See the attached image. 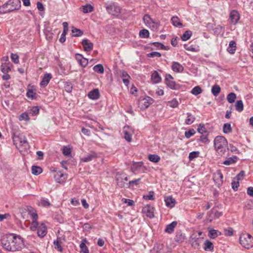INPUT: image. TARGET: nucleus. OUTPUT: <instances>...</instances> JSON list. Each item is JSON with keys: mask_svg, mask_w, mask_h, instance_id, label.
<instances>
[{"mask_svg": "<svg viewBox=\"0 0 253 253\" xmlns=\"http://www.w3.org/2000/svg\"><path fill=\"white\" fill-rule=\"evenodd\" d=\"M76 58L79 61L80 65L83 67H85L88 64V59L84 58L82 54H76Z\"/></svg>", "mask_w": 253, "mask_h": 253, "instance_id": "412c9836", "label": "nucleus"}, {"mask_svg": "<svg viewBox=\"0 0 253 253\" xmlns=\"http://www.w3.org/2000/svg\"><path fill=\"white\" fill-rule=\"evenodd\" d=\"M121 77L123 79V83L126 85H127L129 82L130 76L125 71H123L121 74Z\"/></svg>", "mask_w": 253, "mask_h": 253, "instance_id": "c756f323", "label": "nucleus"}, {"mask_svg": "<svg viewBox=\"0 0 253 253\" xmlns=\"http://www.w3.org/2000/svg\"><path fill=\"white\" fill-rule=\"evenodd\" d=\"M235 108L237 111L241 112L243 110L244 104L242 100H238L235 104Z\"/></svg>", "mask_w": 253, "mask_h": 253, "instance_id": "37998d69", "label": "nucleus"}, {"mask_svg": "<svg viewBox=\"0 0 253 253\" xmlns=\"http://www.w3.org/2000/svg\"><path fill=\"white\" fill-rule=\"evenodd\" d=\"M221 91L220 87L217 84L214 85L211 88V92L215 96H217Z\"/></svg>", "mask_w": 253, "mask_h": 253, "instance_id": "58836bf2", "label": "nucleus"}, {"mask_svg": "<svg viewBox=\"0 0 253 253\" xmlns=\"http://www.w3.org/2000/svg\"><path fill=\"white\" fill-rule=\"evenodd\" d=\"M192 36V32L191 31H186L181 36V39L183 41L189 40Z\"/></svg>", "mask_w": 253, "mask_h": 253, "instance_id": "a18cd8bd", "label": "nucleus"}, {"mask_svg": "<svg viewBox=\"0 0 253 253\" xmlns=\"http://www.w3.org/2000/svg\"><path fill=\"white\" fill-rule=\"evenodd\" d=\"M165 201L167 207L173 208L175 206V200L171 196L165 198Z\"/></svg>", "mask_w": 253, "mask_h": 253, "instance_id": "b1692460", "label": "nucleus"}, {"mask_svg": "<svg viewBox=\"0 0 253 253\" xmlns=\"http://www.w3.org/2000/svg\"><path fill=\"white\" fill-rule=\"evenodd\" d=\"M200 152L199 151H193L191 152L189 155V159L190 161H192L195 158L199 157Z\"/></svg>", "mask_w": 253, "mask_h": 253, "instance_id": "4d7b16f0", "label": "nucleus"}, {"mask_svg": "<svg viewBox=\"0 0 253 253\" xmlns=\"http://www.w3.org/2000/svg\"><path fill=\"white\" fill-rule=\"evenodd\" d=\"M11 59L12 61L15 64H17L19 62V56L16 54L11 53Z\"/></svg>", "mask_w": 253, "mask_h": 253, "instance_id": "0e129e2a", "label": "nucleus"}, {"mask_svg": "<svg viewBox=\"0 0 253 253\" xmlns=\"http://www.w3.org/2000/svg\"><path fill=\"white\" fill-rule=\"evenodd\" d=\"M236 94L234 92H231L227 95V100L230 103H232L235 102L236 99Z\"/></svg>", "mask_w": 253, "mask_h": 253, "instance_id": "79ce46f5", "label": "nucleus"}, {"mask_svg": "<svg viewBox=\"0 0 253 253\" xmlns=\"http://www.w3.org/2000/svg\"><path fill=\"white\" fill-rule=\"evenodd\" d=\"M13 141L20 152L26 151L29 149L30 146L26 137L23 134H15L13 136Z\"/></svg>", "mask_w": 253, "mask_h": 253, "instance_id": "f03ea898", "label": "nucleus"}, {"mask_svg": "<svg viewBox=\"0 0 253 253\" xmlns=\"http://www.w3.org/2000/svg\"><path fill=\"white\" fill-rule=\"evenodd\" d=\"M38 235L41 238L45 236L47 233V228L43 223H41L38 229Z\"/></svg>", "mask_w": 253, "mask_h": 253, "instance_id": "dca6fc26", "label": "nucleus"}, {"mask_svg": "<svg viewBox=\"0 0 253 253\" xmlns=\"http://www.w3.org/2000/svg\"><path fill=\"white\" fill-rule=\"evenodd\" d=\"M237 160V156H233L232 157H230L227 159L226 160L224 161L223 162V164L225 165H230L232 164L235 163L236 162Z\"/></svg>", "mask_w": 253, "mask_h": 253, "instance_id": "4c0bfd02", "label": "nucleus"}, {"mask_svg": "<svg viewBox=\"0 0 253 253\" xmlns=\"http://www.w3.org/2000/svg\"><path fill=\"white\" fill-rule=\"evenodd\" d=\"M147 56L148 57H151V58L155 57H160L161 56V53L158 52H152L151 53L147 54Z\"/></svg>", "mask_w": 253, "mask_h": 253, "instance_id": "e2e57ef3", "label": "nucleus"}, {"mask_svg": "<svg viewBox=\"0 0 253 253\" xmlns=\"http://www.w3.org/2000/svg\"><path fill=\"white\" fill-rule=\"evenodd\" d=\"M223 131L224 133H229L232 131L230 124L226 123L223 125Z\"/></svg>", "mask_w": 253, "mask_h": 253, "instance_id": "09e8293b", "label": "nucleus"}, {"mask_svg": "<svg viewBox=\"0 0 253 253\" xmlns=\"http://www.w3.org/2000/svg\"><path fill=\"white\" fill-rule=\"evenodd\" d=\"M107 12L114 16H118L121 11V8L120 6L115 3H112L108 5L106 7Z\"/></svg>", "mask_w": 253, "mask_h": 253, "instance_id": "1a4fd4ad", "label": "nucleus"}, {"mask_svg": "<svg viewBox=\"0 0 253 253\" xmlns=\"http://www.w3.org/2000/svg\"><path fill=\"white\" fill-rule=\"evenodd\" d=\"M36 93L34 92L31 90H29L27 92V96L31 99H34L35 98Z\"/></svg>", "mask_w": 253, "mask_h": 253, "instance_id": "69168bd1", "label": "nucleus"}, {"mask_svg": "<svg viewBox=\"0 0 253 253\" xmlns=\"http://www.w3.org/2000/svg\"><path fill=\"white\" fill-rule=\"evenodd\" d=\"M82 44L84 47V51H90L93 48V43L87 39L83 40L82 41Z\"/></svg>", "mask_w": 253, "mask_h": 253, "instance_id": "a211bd4d", "label": "nucleus"}, {"mask_svg": "<svg viewBox=\"0 0 253 253\" xmlns=\"http://www.w3.org/2000/svg\"><path fill=\"white\" fill-rule=\"evenodd\" d=\"M72 32L74 34V37H80L83 34V32L80 29L72 27Z\"/></svg>", "mask_w": 253, "mask_h": 253, "instance_id": "3c124183", "label": "nucleus"}, {"mask_svg": "<svg viewBox=\"0 0 253 253\" xmlns=\"http://www.w3.org/2000/svg\"><path fill=\"white\" fill-rule=\"evenodd\" d=\"M171 21L173 25L175 27L182 26V23L180 22V20L177 17H173L171 18Z\"/></svg>", "mask_w": 253, "mask_h": 253, "instance_id": "5fc2aeb1", "label": "nucleus"}, {"mask_svg": "<svg viewBox=\"0 0 253 253\" xmlns=\"http://www.w3.org/2000/svg\"><path fill=\"white\" fill-rule=\"evenodd\" d=\"M139 36L141 38H147L149 36V32L146 29H143L139 32Z\"/></svg>", "mask_w": 253, "mask_h": 253, "instance_id": "864d4df0", "label": "nucleus"}, {"mask_svg": "<svg viewBox=\"0 0 253 253\" xmlns=\"http://www.w3.org/2000/svg\"><path fill=\"white\" fill-rule=\"evenodd\" d=\"M204 245V250L206 251H211L213 249V245L212 243L209 240H206L205 242Z\"/></svg>", "mask_w": 253, "mask_h": 253, "instance_id": "e433bc0d", "label": "nucleus"}, {"mask_svg": "<svg viewBox=\"0 0 253 253\" xmlns=\"http://www.w3.org/2000/svg\"><path fill=\"white\" fill-rule=\"evenodd\" d=\"M93 69L94 72L99 74H103L104 73V67L103 65L100 64L94 66Z\"/></svg>", "mask_w": 253, "mask_h": 253, "instance_id": "a19ab883", "label": "nucleus"}, {"mask_svg": "<svg viewBox=\"0 0 253 253\" xmlns=\"http://www.w3.org/2000/svg\"><path fill=\"white\" fill-rule=\"evenodd\" d=\"M51 75L50 74L46 73L44 74L42 82L40 83L41 85L42 86H46L51 79Z\"/></svg>", "mask_w": 253, "mask_h": 253, "instance_id": "5701e85b", "label": "nucleus"}, {"mask_svg": "<svg viewBox=\"0 0 253 253\" xmlns=\"http://www.w3.org/2000/svg\"><path fill=\"white\" fill-rule=\"evenodd\" d=\"M241 246L246 249L249 250L253 247V237L247 233L241 234L239 238Z\"/></svg>", "mask_w": 253, "mask_h": 253, "instance_id": "20e7f679", "label": "nucleus"}, {"mask_svg": "<svg viewBox=\"0 0 253 253\" xmlns=\"http://www.w3.org/2000/svg\"><path fill=\"white\" fill-rule=\"evenodd\" d=\"M232 188L234 191H236L238 189V188L239 185V181L237 180V179H235L234 178L232 180Z\"/></svg>", "mask_w": 253, "mask_h": 253, "instance_id": "680f3d73", "label": "nucleus"}, {"mask_svg": "<svg viewBox=\"0 0 253 253\" xmlns=\"http://www.w3.org/2000/svg\"><path fill=\"white\" fill-rule=\"evenodd\" d=\"M82 11L84 13L91 12L93 10V7L90 4H86L82 6Z\"/></svg>", "mask_w": 253, "mask_h": 253, "instance_id": "ea45409f", "label": "nucleus"}, {"mask_svg": "<svg viewBox=\"0 0 253 253\" xmlns=\"http://www.w3.org/2000/svg\"><path fill=\"white\" fill-rule=\"evenodd\" d=\"M175 241L178 243H182L185 239L184 236L181 233H177L175 237Z\"/></svg>", "mask_w": 253, "mask_h": 253, "instance_id": "49530a36", "label": "nucleus"}, {"mask_svg": "<svg viewBox=\"0 0 253 253\" xmlns=\"http://www.w3.org/2000/svg\"><path fill=\"white\" fill-rule=\"evenodd\" d=\"M86 242V240L84 239L82 240L81 243L80 244V253H89L88 249L85 244Z\"/></svg>", "mask_w": 253, "mask_h": 253, "instance_id": "c85d7f7f", "label": "nucleus"}, {"mask_svg": "<svg viewBox=\"0 0 253 253\" xmlns=\"http://www.w3.org/2000/svg\"><path fill=\"white\" fill-rule=\"evenodd\" d=\"M117 185L120 187H125L128 186L126 182L128 181V177L126 174L124 173L118 172L116 178Z\"/></svg>", "mask_w": 253, "mask_h": 253, "instance_id": "0eeeda50", "label": "nucleus"}, {"mask_svg": "<svg viewBox=\"0 0 253 253\" xmlns=\"http://www.w3.org/2000/svg\"><path fill=\"white\" fill-rule=\"evenodd\" d=\"M20 7L21 2L19 0H9L1 7V8L5 9L4 12H7L18 9Z\"/></svg>", "mask_w": 253, "mask_h": 253, "instance_id": "39448f33", "label": "nucleus"}, {"mask_svg": "<svg viewBox=\"0 0 253 253\" xmlns=\"http://www.w3.org/2000/svg\"><path fill=\"white\" fill-rule=\"evenodd\" d=\"M202 92V90L201 87L200 86H195L192 89V90L191 91V92L195 95H197L201 93Z\"/></svg>", "mask_w": 253, "mask_h": 253, "instance_id": "603ef678", "label": "nucleus"}, {"mask_svg": "<svg viewBox=\"0 0 253 253\" xmlns=\"http://www.w3.org/2000/svg\"><path fill=\"white\" fill-rule=\"evenodd\" d=\"M123 132L125 139L127 141L130 142L131 141V129L128 126H125L123 128Z\"/></svg>", "mask_w": 253, "mask_h": 253, "instance_id": "2eb2a0df", "label": "nucleus"}, {"mask_svg": "<svg viewBox=\"0 0 253 253\" xmlns=\"http://www.w3.org/2000/svg\"><path fill=\"white\" fill-rule=\"evenodd\" d=\"M29 208L32 207L30 206H27L26 208L21 209L20 210V213L24 219L26 218L25 215L27 212H28V213L31 216V213L30 211V210H29Z\"/></svg>", "mask_w": 253, "mask_h": 253, "instance_id": "c03bdc74", "label": "nucleus"}, {"mask_svg": "<svg viewBox=\"0 0 253 253\" xmlns=\"http://www.w3.org/2000/svg\"><path fill=\"white\" fill-rule=\"evenodd\" d=\"M143 197L145 200H154L155 199L154 193L153 191H150L149 192L148 194L143 195Z\"/></svg>", "mask_w": 253, "mask_h": 253, "instance_id": "6e6d98bb", "label": "nucleus"}, {"mask_svg": "<svg viewBox=\"0 0 253 253\" xmlns=\"http://www.w3.org/2000/svg\"><path fill=\"white\" fill-rule=\"evenodd\" d=\"M19 119L20 121H28L29 120V118L27 113H23L20 116Z\"/></svg>", "mask_w": 253, "mask_h": 253, "instance_id": "774afa93", "label": "nucleus"}, {"mask_svg": "<svg viewBox=\"0 0 253 253\" xmlns=\"http://www.w3.org/2000/svg\"><path fill=\"white\" fill-rule=\"evenodd\" d=\"M187 118L185 120V124L189 125L192 124L195 121V118L190 113H187Z\"/></svg>", "mask_w": 253, "mask_h": 253, "instance_id": "f704fd0d", "label": "nucleus"}, {"mask_svg": "<svg viewBox=\"0 0 253 253\" xmlns=\"http://www.w3.org/2000/svg\"><path fill=\"white\" fill-rule=\"evenodd\" d=\"M151 80L152 82L155 83H158L161 80V78L159 75L158 73L156 71L154 72L151 76Z\"/></svg>", "mask_w": 253, "mask_h": 253, "instance_id": "2f4dec72", "label": "nucleus"}, {"mask_svg": "<svg viewBox=\"0 0 253 253\" xmlns=\"http://www.w3.org/2000/svg\"><path fill=\"white\" fill-rule=\"evenodd\" d=\"M142 211L147 217L151 218L154 217V208L150 205L145 206L142 209Z\"/></svg>", "mask_w": 253, "mask_h": 253, "instance_id": "4468645a", "label": "nucleus"}, {"mask_svg": "<svg viewBox=\"0 0 253 253\" xmlns=\"http://www.w3.org/2000/svg\"><path fill=\"white\" fill-rule=\"evenodd\" d=\"M173 77L170 75L168 74L166 76V83L167 85L171 89L175 88V83L173 81Z\"/></svg>", "mask_w": 253, "mask_h": 253, "instance_id": "f3484780", "label": "nucleus"}, {"mask_svg": "<svg viewBox=\"0 0 253 253\" xmlns=\"http://www.w3.org/2000/svg\"><path fill=\"white\" fill-rule=\"evenodd\" d=\"M201 239L197 238V239H192L191 240V245L195 249H199L200 247V244L201 243Z\"/></svg>", "mask_w": 253, "mask_h": 253, "instance_id": "c9c22d12", "label": "nucleus"}, {"mask_svg": "<svg viewBox=\"0 0 253 253\" xmlns=\"http://www.w3.org/2000/svg\"><path fill=\"white\" fill-rule=\"evenodd\" d=\"M42 172V169L37 166H33L32 167V173L34 175H38L41 173Z\"/></svg>", "mask_w": 253, "mask_h": 253, "instance_id": "de8ad7c7", "label": "nucleus"}, {"mask_svg": "<svg viewBox=\"0 0 253 253\" xmlns=\"http://www.w3.org/2000/svg\"><path fill=\"white\" fill-rule=\"evenodd\" d=\"M236 49V44L235 42L232 41L229 42V46L228 47V51L231 53L233 54Z\"/></svg>", "mask_w": 253, "mask_h": 253, "instance_id": "7c9ffc66", "label": "nucleus"}, {"mask_svg": "<svg viewBox=\"0 0 253 253\" xmlns=\"http://www.w3.org/2000/svg\"><path fill=\"white\" fill-rule=\"evenodd\" d=\"M240 14L236 10H232L230 13L229 20L231 24H236L240 19Z\"/></svg>", "mask_w": 253, "mask_h": 253, "instance_id": "9b49d317", "label": "nucleus"}, {"mask_svg": "<svg viewBox=\"0 0 253 253\" xmlns=\"http://www.w3.org/2000/svg\"><path fill=\"white\" fill-rule=\"evenodd\" d=\"M148 158L150 161L155 163H158L161 159L160 157L156 154H149Z\"/></svg>", "mask_w": 253, "mask_h": 253, "instance_id": "72a5a7b5", "label": "nucleus"}, {"mask_svg": "<svg viewBox=\"0 0 253 253\" xmlns=\"http://www.w3.org/2000/svg\"><path fill=\"white\" fill-rule=\"evenodd\" d=\"M223 175L221 172L217 171L213 175V179L215 183L220 185L222 182Z\"/></svg>", "mask_w": 253, "mask_h": 253, "instance_id": "aec40b11", "label": "nucleus"}, {"mask_svg": "<svg viewBox=\"0 0 253 253\" xmlns=\"http://www.w3.org/2000/svg\"><path fill=\"white\" fill-rule=\"evenodd\" d=\"M234 230L231 227H228L224 230V235L226 236H232L233 235Z\"/></svg>", "mask_w": 253, "mask_h": 253, "instance_id": "bf43d9fd", "label": "nucleus"}, {"mask_svg": "<svg viewBox=\"0 0 253 253\" xmlns=\"http://www.w3.org/2000/svg\"><path fill=\"white\" fill-rule=\"evenodd\" d=\"M184 47L186 50L192 52H197L200 50L199 46L196 45L185 44Z\"/></svg>", "mask_w": 253, "mask_h": 253, "instance_id": "a878e982", "label": "nucleus"}, {"mask_svg": "<svg viewBox=\"0 0 253 253\" xmlns=\"http://www.w3.org/2000/svg\"><path fill=\"white\" fill-rule=\"evenodd\" d=\"M1 244L4 250L9 252L19 251L23 246L22 239L13 234L3 235L1 239Z\"/></svg>", "mask_w": 253, "mask_h": 253, "instance_id": "f257e3e1", "label": "nucleus"}, {"mask_svg": "<svg viewBox=\"0 0 253 253\" xmlns=\"http://www.w3.org/2000/svg\"><path fill=\"white\" fill-rule=\"evenodd\" d=\"M214 145L216 151L221 156L224 155L228 150L227 141L222 136H217L215 138Z\"/></svg>", "mask_w": 253, "mask_h": 253, "instance_id": "7ed1b4c3", "label": "nucleus"}, {"mask_svg": "<svg viewBox=\"0 0 253 253\" xmlns=\"http://www.w3.org/2000/svg\"><path fill=\"white\" fill-rule=\"evenodd\" d=\"M97 157V155L95 152H92L91 153L86 155L81 158V161L84 162H89Z\"/></svg>", "mask_w": 253, "mask_h": 253, "instance_id": "4be33fe9", "label": "nucleus"}, {"mask_svg": "<svg viewBox=\"0 0 253 253\" xmlns=\"http://www.w3.org/2000/svg\"><path fill=\"white\" fill-rule=\"evenodd\" d=\"M209 236L211 238L214 239L218 236V231L214 229H211L209 230Z\"/></svg>", "mask_w": 253, "mask_h": 253, "instance_id": "052dcab7", "label": "nucleus"}, {"mask_svg": "<svg viewBox=\"0 0 253 253\" xmlns=\"http://www.w3.org/2000/svg\"><path fill=\"white\" fill-rule=\"evenodd\" d=\"M143 21L146 26L153 31L158 30L159 24L157 22L155 21L148 14H145L143 18Z\"/></svg>", "mask_w": 253, "mask_h": 253, "instance_id": "423d86ee", "label": "nucleus"}, {"mask_svg": "<svg viewBox=\"0 0 253 253\" xmlns=\"http://www.w3.org/2000/svg\"><path fill=\"white\" fill-rule=\"evenodd\" d=\"M222 212L218 211L216 208H213L208 219L210 222H211L214 219L218 218L222 215Z\"/></svg>", "mask_w": 253, "mask_h": 253, "instance_id": "ddd939ff", "label": "nucleus"}, {"mask_svg": "<svg viewBox=\"0 0 253 253\" xmlns=\"http://www.w3.org/2000/svg\"><path fill=\"white\" fill-rule=\"evenodd\" d=\"M143 163L142 162H134L131 167V171L135 172L143 166Z\"/></svg>", "mask_w": 253, "mask_h": 253, "instance_id": "cd10ccee", "label": "nucleus"}, {"mask_svg": "<svg viewBox=\"0 0 253 253\" xmlns=\"http://www.w3.org/2000/svg\"><path fill=\"white\" fill-rule=\"evenodd\" d=\"M54 178L57 182L62 183L67 178V175L61 172L60 171H57L54 172Z\"/></svg>", "mask_w": 253, "mask_h": 253, "instance_id": "f8f14e48", "label": "nucleus"}, {"mask_svg": "<svg viewBox=\"0 0 253 253\" xmlns=\"http://www.w3.org/2000/svg\"><path fill=\"white\" fill-rule=\"evenodd\" d=\"M154 102V99L150 97L140 98L138 100V105L140 109H145Z\"/></svg>", "mask_w": 253, "mask_h": 253, "instance_id": "6e6552de", "label": "nucleus"}, {"mask_svg": "<svg viewBox=\"0 0 253 253\" xmlns=\"http://www.w3.org/2000/svg\"><path fill=\"white\" fill-rule=\"evenodd\" d=\"M179 104L178 101L175 98L173 99L171 101H169L168 102V105H169L170 107L174 108L178 106Z\"/></svg>", "mask_w": 253, "mask_h": 253, "instance_id": "8fccbe9b", "label": "nucleus"}, {"mask_svg": "<svg viewBox=\"0 0 253 253\" xmlns=\"http://www.w3.org/2000/svg\"><path fill=\"white\" fill-rule=\"evenodd\" d=\"M172 70L177 73H181L184 70V67L180 63L173 62L171 66Z\"/></svg>", "mask_w": 253, "mask_h": 253, "instance_id": "6ab92c4d", "label": "nucleus"}, {"mask_svg": "<svg viewBox=\"0 0 253 253\" xmlns=\"http://www.w3.org/2000/svg\"><path fill=\"white\" fill-rule=\"evenodd\" d=\"M177 224V221H173L171 223L168 224L165 229V231L168 233H171L174 231V228Z\"/></svg>", "mask_w": 253, "mask_h": 253, "instance_id": "bb28decb", "label": "nucleus"}, {"mask_svg": "<svg viewBox=\"0 0 253 253\" xmlns=\"http://www.w3.org/2000/svg\"><path fill=\"white\" fill-rule=\"evenodd\" d=\"M63 154L65 156H68L71 154V149L68 147H64L63 149Z\"/></svg>", "mask_w": 253, "mask_h": 253, "instance_id": "338daca9", "label": "nucleus"}, {"mask_svg": "<svg viewBox=\"0 0 253 253\" xmlns=\"http://www.w3.org/2000/svg\"><path fill=\"white\" fill-rule=\"evenodd\" d=\"M152 44L157 48L166 50L168 49V47H166L162 43L159 42H153Z\"/></svg>", "mask_w": 253, "mask_h": 253, "instance_id": "13d9d810", "label": "nucleus"}, {"mask_svg": "<svg viewBox=\"0 0 253 253\" xmlns=\"http://www.w3.org/2000/svg\"><path fill=\"white\" fill-rule=\"evenodd\" d=\"M29 210L30 211L31 213V216L33 218V221L30 228L32 231H35L37 228L38 229L39 226H38L39 223L37 221L38 216L36 211L33 208H29Z\"/></svg>", "mask_w": 253, "mask_h": 253, "instance_id": "9d476101", "label": "nucleus"}, {"mask_svg": "<svg viewBox=\"0 0 253 253\" xmlns=\"http://www.w3.org/2000/svg\"><path fill=\"white\" fill-rule=\"evenodd\" d=\"M11 64L9 62L8 63H2L1 67V71L3 73H8L11 70Z\"/></svg>", "mask_w": 253, "mask_h": 253, "instance_id": "473e14b6", "label": "nucleus"}, {"mask_svg": "<svg viewBox=\"0 0 253 253\" xmlns=\"http://www.w3.org/2000/svg\"><path fill=\"white\" fill-rule=\"evenodd\" d=\"M88 96L89 98L92 99H97L99 97V92L98 89H94L90 91L88 94Z\"/></svg>", "mask_w": 253, "mask_h": 253, "instance_id": "393cba45", "label": "nucleus"}]
</instances>
